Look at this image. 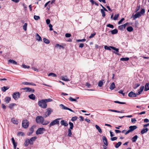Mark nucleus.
I'll return each mask as SVG.
<instances>
[{
	"label": "nucleus",
	"mask_w": 149,
	"mask_h": 149,
	"mask_svg": "<svg viewBox=\"0 0 149 149\" xmlns=\"http://www.w3.org/2000/svg\"><path fill=\"white\" fill-rule=\"evenodd\" d=\"M44 42L46 44H48L50 43V41L46 38H44L43 39Z\"/></svg>",
	"instance_id": "c85d7f7f"
},
{
	"label": "nucleus",
	"mask_w": 149,
	"mask_h": 149,
	"mask_svg": "<svg viewBox=\"0 0 149 149\" xmlns=\"http://www.w3.org/2000/svg\"><path fill=\"white\" fill-rule=\"evenodd\" d=\"M34 18L36 20H38L40 19V17L39 16L35 15L34 16Z\"/></svg>",
	"instance_id": "5fc2aeb1"
},
{
	"label": "nucleus",
	"mask_w": 149,
	"mask_h": 149,
	"mask_svg": "<svg viewBox=\"0 0 149 149\" xmlns=\"http://www.w3.org/2000/svg\"><path fill=\"white\" fill-rule=\"evenodd\" d=\"M22 89L25 90L26 92H32L33 93L34 92V90L32 89L29 87H25L22 88Z\"/></svg>",
	"instance_id": "9d476101"
},
{
	"label": "nucleus",
	"mask_w": 149,
	"mask_h": 149,
	"mask_svg": "<svg viewBox=\"0 0 149 149\" xmlns=\"http://www.w3.org/2000/svg\"><path fill=\"white\" fill-rule=\"evenodd\" d=\"M9 89V88L7 86H3L1 88V90L3 92H5L6 91Z\"/></svg>",
	"instance_id": "f704fd0d"
},
{
	"label": "nucleus",
	"mask_w": 149,
	"mask_h": 149,
	"mask_svg": "<svg viewBox=\"0 0 149 149\" xmlns=\"http://www.w3.org/2000/svg\"><path fill=\"white\" fill-rule=\"evenodd\" d=\"M149 90V83H146L145 85L144 91H147Z\"/></svg>",
	"instance_id": "4be33fe9"
},
{
	"label": "nucleus",
	"mask_w": 149,
	"mask_h": 149,
	"mask_svg": "<svg viewBox=\"0 0 149 149\" xmlns=\"http://www.w3.org/2000/svg\"><path fill=\"white\" fill-rule=\"evenodd\" d=\"M108 111H112V112H117V113H122V112H121L120 111H117L116 110H115L109 109H108Z\"/></svg>",
	"instance_id": "e433bc0d"
},
{
	"label": "nucleus",
	"mask_w": 149,
	"mask_h": 149,
	"mask_svg": "<svg viewBox=\"0 0 149 149\" xmlns=\"http://www.w3.org/2000/svg\"><path fill=\"white\" fill-rule=\"evenodd\" d=\"M117 138L116 137H114L111 138V140L112 141L116 140L117 139Z\"/></svg>",
	"instance_id": "680f3d73"
},
{
	"label": "nucleus",
	"mask_w": 149,
	"mask_h": 149,
	"mask_svg": "<svg viewBox=\"0 0 149 149\" xmlns=\"http://www.w3.org/2000/svg\"><path fill=\"white\" fill-rule=\"evenodd\" d=\"M61 118H58L52 121L49 125V127H50L52 126H54L56 124H59V120Z\"/></svg>",
	"instance_id": "20e7f679"
},
{
	"label": "nucleus",
	"mask_w": 149,
	"mask_h": 149,
	"mask_svg": "<svg viewBox=\"0 0 149 149\" xmlns=\"http://www.w3.org/2000/svg\"><path fill=\"white\" fill-rule=\"evenodd\" d=\"M69 124L70 126V127L69 128V129L72 130L74 127V125L73 123L71 122L69 123Z\"/></svg>",
	"instance_id": "72a5a7b5"
},
{
	"label": "nucleus",
	"mask_w": 149,
	"mask_h": 149,
	"mask_svg": "<svg viewBox=\"0 0 149 149\" xmlns=\"http://www.w3.org/2000/svg\"><path fill=\"white\" fill-rule=\"evenodd\" d=\"M124 18H122L118 22V24H121V23L124 20Z\"/></svg>",
	"instance_id": "69168bd1"
},
{
	"label": "nucleus",
	"mask_w": 149,
	"mask_h": 149,
	"mask_svg": "<svg viewBox=\"0 0 149 149\" xmlns=\"http://www.w3.org/2000/svg\"><path fill=\"white\" fill-rule=\"evenodd\" d=\"M35 126L33 125L30 129V132H28L27 133V135L28 136H29L33 133L34 131V128H35Z\"/></svg>",
	"instance_id": "9b49d317"
},
{
	"label": "nucleus",
	"mask_w": 149,
	"mask_h": 149,
	"mask_svg": "<svg viewBox=\"0 0 149 149\" xmlns=\"http://www.w3.org/2000/svg\"><path fill=\"white\" fill-rule=\"evenodd\" d=\"M6 100V101L7 103H9V102L11 100V98L10 97H6L5 98Z\"/></svg>",
	"instance_id": "79ce46f5"
},
{
	"label": "nucleus",
	"mask_w": 149,
	"mask_h": 149,
	"mask_svg": "<svg viewBox=\"0 0 149 149\" xmlns=\"http://www.w3.org/2000/svg\"><path fill=\"white\" fill-rule=\"evenodd\" d=\"M114 102L115 103H119L120 104H125V103H126L125 102H120L118 101H115Z\"/></svg>",
	"instance_id": "bf43d9fd"
},
{
	"label": "nucleus",
	"mask_w": 149,
	"mask_h": 149,
	"mask_svg": "<svg viewBox=\"0 0 149 149\" xmlns=\"http://www.w3.org/2000/svg\"><path fill=\"white\" fill-rule=\"evenodd\" d=\"M86 40L85 39H79L77 40L76 41L77 42H84Z\"/></svg>",
	"instance_id": "13d9d810"
},
{
	"label": "nucleus",
	"mask_w": 149,
	"mask_h": 149,
	"mask_svg": "<svg viewBox=\"0 0 149 149\" xmlns=\"http://www.w3.org/2000/svg\"><path fill=\"white\" fill-rule=\"evenodd\" d=\"M140 84H136L134 85V86L133 87V88L134 89H136L138 87L140 86Z\"/></svg>",
	"instance_id": "3c124183"
},
{
	"label": "nucleus",
	"mask_w": 149,
	"mask_h": 149,
	"mask_svg": "<svg viewBox=\"0 0 149 149\" xmlns=\"http://www.w3.org/2000/svg\"><path fill=\"white\" fill-rule=\"evenodd\" d=\"M129 58H122L120 59V60L121 61H127L129 60Z\"/></svg>",
	"instance_id": "ea45409f"
},
{
	"label": "nucleus",
	"mask_w": 149,
	"mask_h": 149,
	"mask_svg": "<svg viewBox=\"0 0 149 149\" xmlns=\"http://www.w3.org/2000/svg\"><path fill=\"white\" fill-rule=\"evenodd\" d=\"M46 110L47 111L44 114V117L45 118H46L49 116L53 111V110L50 108L47 109Z\"/></svg>",
	"instance_id": "423d86ee"
},
{
	"label": "nucleus",
	"mask_w": 149,
	"mask_h": 149,
	"mask_svg": "<svg viewBox=\"0 0 149 149\" xmlns=\"http://www.w3.org/2000/svg\"><path fill=\"white\" fill-rule=\"evenodd\" d=\"M69 100L71 102H77V100H76V99L73 98L72 97H70L69 98Z\"/></svg>",
	"instance_id": "a19ab883"
},
{
	"label": "nucleus",
	"mask_w": 149,
	"mask_h": 149,
	"mask_svg": "<svg viewBox=\"0 0 149 149\" xmlns=\"http://www.w3.org/2000/svg\"><path fill=\"white\" fill-rule=\"evenodd\" d=\"M44 118L41 116H37L36 119V122L37 123H41L42 124L43 120H44Z\"/></svg>",
	"instance_id": "6e6552de"
},
{
	"label": "nucleus",
	"mask_w": 149,
	"mask_h": 149,
	"mask_svg": "<svg viewBox=\"0 0 149 149\" xmlns=\"http://www.w3.org/2000/svg\"><path fill=\"white\" fill-rule=\"evenodd\" d=\"M13 97L15 100H17L20 97V94L18 92H15L13 93Z\"/></svg>",
	"instance_id": "0eeeda50"
},
{
	"label": "nucleus",
	"mask_w": 149,
	"mask_h": 149,
	"mask_svg": "<svg viewBox=\"0 0 149 149\" xmlns=\"http://www.w3.org/2000/svg\"><path fill=\"white\" fill-rule=\"evenodd\" d=\"M22 67L23 68H30V66H27V65H22Z\"/></svg>",
	"instance_id": "052dcab7"
},
{
	"label": "nucleus",
	"mask_w": 149,
	"mask_h": 149,
	"mask_svg": "<svg viewBox=\"0 0 149 149\" xmlns=\"http://www.w3.org/2000/svg\"><path fill=\"white\" fill-rule=\"evenodd\" d=\"M119 16V14H116L115 15L113 19L114 20H117Z\"/></svg>",
	"instance_id": "37998d69"
},
{
	"label": "nucleus",
	"mask_w": 149,
	"mask_h": 149,
	"mask_svg": "<svg viewBox=\"0 0 149 149\" xmlns=\"http://www.w3.org/2000/svg\"><path fill=\"white\" fill-rule=\"evenodd\" d=\"M55 47L57 48H59L60 49L61 48H62L63 49L64 48L62 46L60 45L59 44H56L55 46Z\"/></svg>",
	"instance_id": "c03bdc74"
},
{
	"label": "nucleus",
	"mask_w": 149,
	"mask_h": 149,
	"mask_svg": "<svg viewBox=\"0 0 149 149\" xmlns=\"http://www.w3.org/2000/svg\"><path fill=\"white\" fill-rule=\"evenodd\" d=\"M45 129L43 128H38L36 132V134L37 135L41 134L43 133V131H45Z\"/></svg>",
	"instance_id": "1a4fd4ad"
},
{
	"label": "nucleus",
	"mask_w": 149,
	"mask_h": 149,
	"mask_svg": "<svg viewBox=\"0 0 149 149\" xmlns=\"http://www.w3.org/2000/svg\"><path fill=\"white\" fill-rule=\"evenodd\" d=\"M118 32V30L116 29H115L111 31V33L112 34H114L117 33Z\"/></svg>",
	"instance_id": "2f4dec72"
},
{
	"label": "nucleus",
	"mask_w": 149,
	"mask_h": 149,
	"mask_svg": "<svg viewBox=\"0 0 149 149\" xmlns=\"http://www.w3.org/2000/svg\"><path fill=\"white\" fill-rule=\"evenodd\" d=\"M104 80L102 81H99L98 84V86L99 87H101L103 85V81Z\"/></svg>",
	"instance_id": "4c0bfd02"
},
{
	"label": "nucleus",
	"mask_w": 149,
	"mask_h": 149,
	"mask_svg": "<svg viewBox=\"0 0 149 149\" xmlns=\"http://www.w3.org/2000/svg\"><path fill=\"white\" fill-rule=\"evenodd\" d=\"M102 139L104 144L105 146H107L108 145V143L107 141V140L106 137L105 136H103L102 137Z\"/></svg>",
	"instance_id": "f3484780"
},
{
	"label": "nucleus",
	"mask_w": 149,
	"mask_h": 149,
	"mask_svg": "<svg viewBox=\"0 0 149 149\" xmlns=\"http://www.w3.org/2000/svg\"><path fill=\"white\" fill-rule=\"evenodd\" d=\"M16 105V104L15 103L10 104L9 105V108H10V109H12L13 108V107Z\"/></svg>",
	"instance_id": "de8ad7c7"
},
{
	"label": "nucleus",
	"mask_w": 149,
	"mask_h": 149,
	"mask_svg": "<svg viewBox=\"0 0 149 149\" xmlns=\"http://www.w3.org/2000/svg\"><path fill=\"white\" fill-rule=\"evenodd\" d=\"M111 47V46L110 47H108L107 45H105L104 46V48L105 49L111 50V49H110V48H111L110 47Z\"/></svg>",
	"instance_id": "603ef678"
},
{
	"label": "nucleus",
	"mask_w": 149,
	"mask_h": 149,
	"mask_svg": "<svg viewBox=\"0 0 149 149\" xmlns=\"http://www.w3.org/2000/svg\"><path fill=\"white\" fill-rule=\"evenodd\" d=\"M71 36V35L70 33H67L65 34V36L66 38L70 37Z\"/></svg>",
	"instance_id": "e2e57ef3"
},
{
	"label": "nucleus",
	"mask_w": 149,
	"mask_h": 149,
	"mask_svg": "<svg viewBox=\"0 0 149 149\" xmlns=\"http://www.w3.org/2000/svg\"><path fill=\"white\" fill-rule=\"evenodd\" d=\"M32 100H34L36 99V96L35 95L33 94H32L28 96Z\"/></svg>",
	"instance_id": "5701e85b"
},
{
	"label": "nucleus",
	"mask_w": 149,
	"mask_h": 149,
	"mask_svg": "<svg viewBox=\"0 0 149 149\" xmlns=\"http://www.w3.org/2000/svg\"><path fill=\"white\" fill-rule=\"evenodd\" d=\"M48 76H52V77H56L57 75L54 73H50L48 74Z\"/></svg>",
	"instance_id": "58836bf2"
},
{
	"label": "nucleus",
	"mask_w": 149,
	"mask_h": 149,
	"mask_svg": "<svg viewBox=\"0 0 149 149\" xmlns=\"http://www.w3.org/2000/svg\"><path fill=\"white\" fill-rule=\"evenodd\" d=\"M95 127L96 129L98 130L99 133H102V131L99 126L96 125H95Z\"/></svg>",
	"instance_id": "393cba45"
},
{
	"label": "nucleus",
	"mask_w": 149,
	"mask_h": 149,
	"mask_svg": "<svg viewBox=\"0 0 149 149\" xmlns=\"http://www.w3.org/2000/svg\"><path fill=\"white\" fill-rule=\"evenodd\" d=\"M110 47L111 49H113L116 51V52L117 53H118L119 52V49L118 48H116L114 47Z\"/></svg>",
	"instance_id": "8fccbe9b"
},
{
	"label": "nucleus",
	"mask_w": 149,
	"mask_h": 149,
	"mask_svg": "<svg viewBox=\"0 0 149 149\" xmlns=\"http://www.w3.org/2000/svg\"><path fill=\"white\" fill-rule=\"evenodd\" d=\"M38 104L39 107L43 109H45L47 107V104L46 103L44 99L39 101Z\"/></svg>",
	"instance_id": "f257e3e1"
},
{
	"label": "nucleus",
	"mask_w": 149,
	"mask_h": 149,
	"mask_svg": "<svg viewBox=\"0 0 149 149\" xmlns=\"http://www.w3.org/2000/svg\"><path fill=\"white\" fill-rule=\"evenodd\" d=\"M95 35V33H92L91 36H89V38H92Z\"/></svg>",
	"instance_id": "338daca9"
},
{
	"label": "nucleus",
	"mask_w": 149,
	"mask_h": 149,
	"mask_svg": "<svg viewBox=\"0 0 149 149\" xmlns=\"http://www.w3.org/2000/svg\"><path fill=\"white\" fill-rule=\"evenodd\" d=\"M136 121V120L135 118H133L131 119V122L133 123H135Z\"/></svg>",
	"instance_id": "0e129e2a"
},
{
	"label": "nucleus",
	"mask_w": 149,
	"mask_h": 149,
	"mask_svg": "<svg viewBox=\"0 0 149 149\" xmlns=\"http://www.w3.org/2000/svg\"><path fill=\"white\" fill-rule=\"evenodd\" d=\"M122 143L121 142H119L116 143L115 146V147L116 148H118L121 144Z\"/></svg>",
	"instance_id": "c756f323"
},
{
	"label": "nucleus",
	"mask_w": 149,
	"mask_h": 149,
	"mask_svg": "<svg viewBox=\"0 0 149 149\" xmlns=\"http://www.w3.org/2000/svg\"><path fill=\"white\" fill-rule=\"evenodd\" d=\"M8 62L9 63H13L15 65H16L17 64V63L15 61L13 60L10 59L9 60Z\"/></svg>",
	"instance_id": "c9c22d12"
},
{
	"label": "nucleus",
	"mask_w": 149,
	"mask_h": 149,
	"mask_svg": "<svg viewBox=\"0 0 149 149\" xmlns=\"http://www.w3.org/2000/svg\"><path fill=\"white\" fill-rule=\"evenodd\" d=\"M140 8V6L139 5V6H137V7L136 8V10H135V12H137L139 10Z\"/></svg>",
	"instance_id": "774afa93"
},
{
	"label": "nucleus",
	"mask_w": 149,
	"mask_h": 149,
	"mask_svg": "<svg viewBox=\"0 0 149 149\" xmlns=\"http://www.w3.org/2000/svg\"><path fill=\"white\" fill-rule=\"evenodd\" d=\"M29 144V139H27L25 141L24 143V145L25 146H27Z\"/></svg>",
	"instance_id": "473e14b6"
},
{
	"label": "nucleus",
	"mask_w": 149,
	"mask_h": 149,
	"mask_svg": "<svg viewBox=\"0 0 149 149\" xmlns=\"http://www.w3.org/2000/svg\"><path fill=\"white\" fill-rule=\"evenodd\" d=\"M36 39L38 41H42V39L41 37L39 35L38 33L36 34Z\"/></svg>",
	"instance_id": "aec40b11"
},
{
	"label": "nucleus",
	"mask_w": 149,
	"mask_h": 149,
	"mask_svg": "<svg viewBox=\"0 0 149 149\" xmlns=\"http://www.w3.org/2000/svg\"><path fill=\"white\" fill-rule=\"evenodd\" d=\"M107 27H109V28H112V29H113L114 28L113 26V25L111 24H107Z\"/></svg>",
	"instance_id": "4d7b16f0"
},
{
	"label": "nucleus",
	"mask_w": 149,
	"mask_h": 149,
	"mask_svg": "<svg viewBox=\"0 0 149 149\" xmlns=\"http://www.w3.org/2000/svg\"><path fill=\"white\" fill-rule=\"evenodd\" d=\"M148 128L147 127H145L143 128L141 132V133L142 134H143L144 133L148 131Z\"/></svg>",
	"instance_id": "412c9836"
},
{
	"label": "nucleus",
	"mask_w": 149,
	"mask_h": 149,
	"mask_svg": "<svg viewBox=\"0 0 149 149\" xmlns=\"http://www.w3.org/2000/svg\"><path fill=\"white\" fill-rule=\"evenodd\" d=\"M115 84L113 82L111 84L109 88L111 90H112L114 88H115Z\"/></svg>",
	"instance_id": "bb28decb"
},
{
	"label": "nucleus",
	"mask_w": 149,
	"mask_h": 149,
	"mask_svg": "<svg viewBox=\"0 0 149 149\" xmlns=\"http://www.w3.org/2000/svg\"><path fill=\"white\" fill-rule=\"evenodd\" d=\"M27 24L26 23H25L23 26V29L24 30L26 31V30Z\"/></svg>",
	"instance_id": "49530a36"
},
{
	"label": "nucleus",
	"mask_w": 149,
	"mask_h": 149,
	"mask_svg": "<svg viewBox=\"0 0 149 149\" xmlns=\"http://www.w3.org/2000/svg\"><path fill=\"white\" fill-rule=\"evenodd\" d=\"M127 30L128 31L130 32L133 31V29L132 27L131 26H129L127 28Z\"/></svg>",
	"instance_id": "a878e982"
},
{
	"label": "nucleus",
	"mask_w": 149,
	"mask_h": 149,
	"mask_svg": "<svg viewBox=\"0 0 149 149\" xmlns=\"http://www.w3.org/2000/svg\"><path fill=\"white\" fill-rule=\"evenodd\" d=\"M145 13V10L144 9H141L140 12H137V13L134 15V19L140 17L142 15L144 14Z\"/></svg>",
	"instance_id": "f03ea898"
},
{
	"label": "nucleus",
	"mask_w": 149,
	"mask_h": 149,
	"mask_svg": "<svg viewBox=\"0 0 149 149\" xmlns=\"http://www.w3.org/2000/svg\"><path fill=\"white\" fill-rule=\"evenodd\" d=\"M137 127L136 125L131 126L129 127V129L125 132V134L126 135L130 132H131L134 131V130L137 129Z\"/></svg>",
	"instance_id": "7ed1b4c3"
},
{
	"label": "nucleus",
	"mask_w": 149,
	"mask_h": 149,
	"mask_svg": "<svg viewBox=\"0 0 149 149\" xmlns=\"http://www.w3.org/2000/svg\"><path fill=\"white\" fill-rule=\"evenodd\" d=\"M11 121L13 124L16 125H17L19 123L18 121L16 119H15L14 118H12L11 119Z\"/></svg>",
	"instance_id": "dca6fc26"
},
{
	"label": "nucleus",
	"mask_w": 149,
	"mask_h": 149,
	"mask_svg": "<svg viewBox=\"0 0 149 149\" xmlns=\"http://www.w3.org/2000/svg\"><path fill=\"white\" fill-rule=\"evenodd\" d=\"M22 126L24 128H27L29 126V122L26 119L22 120Z\"/></svg>",
	"instance_id": "39448f33"
},
{
	"label": "nucleus",
	"mask_w": 149,
	"mask_h": 149,
	"mask_svg": "<svg viewBox=\"0 0 149 149\" xmlns=\"http://www.w3.org/2000/svg\"><path fill=\"white\" fill-rule=\"evenodd\" d=\"M100 11L102 13V16L103 17H104L105 16V14L104 10L102 9H101Z\"/></svg>",
	"instance_id": "a18cd8bd"
},
{
	"label": "nucleus",
	"mask_w": 149,
	"mask_h": 149,
	"mask_svg": "<svg viewBox=\"0 0 149 149\" xmlns=\"http://www.w3.org/2000/svg\"><path fill=\"white\" fill-rule=\"evenodd\" d=\"M144 88L143 86H142L140 87V89L138 90V93H137V95H139L142 93L144 89Z\"/></svg>",
	"instance_id": "2eb2a0df"
},
{
	"label": "nucleus",
	"mask_w": 149,
	"mask_h": 149,
	"mask_svg": "<svg viewBox=\"0 0 149 149\" xmlns=\"http://www.w3.org/2000/svg\"><path fill=\"white\" fill-rule=\"evenodd\" d=\"M60 107H61L63 109L65 110H68L70 111L73 112V111L70 108H69L67 107H65L64 105L62 104H61L60 105Z\"/></svg>",
	"instance_id": "ddd939ff"
},
{
	"label": "nucleus",
	"mask_w": 149,
	"mask_h": 149,
	"mask_svg": "<svg viewBox=\"0 0 149 149\" xmlns=\"http://www.w3.org/2000/svg\"><path fill=\"white\" fill-rule=\"evenodd\" d=\"M118 29L120 30H123L124 29L122 25H120L118 27Z\"/></svg>",
	"instance_id": "864d4df0"
},
{
	"label": "nucleus",
	"mask_w": 149,
	"mask_h": 149,
	"mask_svg": "<svg viewBox=\"0 0 149 149\" xmlns=\"http://www.w3.org/2000/svg\"><path fill=\"white\" fill-rule=\"evenodd\" d=\"M137 94H136L132 91L130 92L128 96L130 97H136L137 96Z\"/></svg>",
	"instance_id": "f8f14e48"
},
{
	"label": "nucleus",
	"mask_w": 149,
	"mask_h": 149,
	"mask_svg": "<svg viewBox=\"0 0 149 149\" xmlns=\"http://www.w3.org/2000/svg\"><path fill=\"white\" fill-rule=\"evenodd\" d=\"M71 130L69 129L68 130V136L69 137H71V135H72V133L71 132Z\"/></svg>",
	"instance_id": "09e8293b"
},
{
	"label": "nucleus",
	"mask_w": 149,
	"mask_h": 149,
	"mask_svg": "<svg viewBox=\"0 0 149 149\" xmlns=\"http://www.w3.org/2000/svg\"><path fill=\"white\" fill-rule=\"evenodd\" d=\"M49 121L46 120H45L44 119V120H43L41 124L43 125H46L49 124Z\"/></svg>",
	"instance_id": "b1692460"
},
{
	"label": "nucleus",
	"mask_w": 149,
	"mask_h": 149,
	"mask_svg": "<svg viewBox=\"0 0 149 149\" xmlns=\"http://www.w3.org/2000/svg\"><path fill=\"white\" fill-rule=\"evenodd\" d=\"M46 103H47V102H51L53 101V100L52 99L50 98H48L47 99H44Z\"/></svg>",
	"instance_id": "7c9ffc66"
},
{
	"label": "nucleus",
	"mask_w": 149,
	"mask_h": 149,
	"mask_svg": "<svg viewBox=\"0 0 149 149\" xmlns=\"http://www.w3.org/2000/svg\"><path fill=\"white\" fill-rule=\"evenodd\" d=\"M77 118V116H74L72 117L71 120L72 121H74L76 120Z\"/></svg>",
	"instance_id": "6e6d98bb"
},
{
	"label": "nucleus",
	"mask_w": 149,
	"mask_h": 149,
	"mask_svg": "<svg viewBox=\"0 0 149 149\" xmlns=\"http://www.w3.org/2000/svg\"><path fill=\"white\" fill-rule=\"evenodd\" d=\"M61 79L64 81H70L69 79L67 78L66 76H62L61 77Z\"/></svg>",
	"instance_id": "6ab92c4d"
},
{
	"label": "nucleus",
	"mask_w": 149,
	"mask_h": 149,
	"mask_svg": "<svg viewBox=\"0 0 149 149\" xmlns=\"http://www.w3.org/2000/svg\"><path fill=\"white\" fill-rule=\"evenodd\" d=\"M60 123L61 125H63L65 127L68 126V125L67 122L64 120H61L60 122Z\"/></svg>",
	"instance_id": "a211bd4d"
},
{
	"label": "nucleus",
	"mask_w": 149,
	"mask_h": 149,
	"mask_svg": "<svg viewBox=\"0 0 149 149\" xmlns=\"http://www.w3.org/2000/svg\"><path fill=\"white\" fill-rule=\"evenodd\" d=\"M138 138V136L137 135H135L134 136L132 139V140L133 142H135L137 140V138Z\"/></svg>",
	"instance_id": "cd10ccee"
},
{
	"label": "nucleus",
	"mask_w": 149,
	"mask_h": 149,
	"mask_svg": "<svg viewBox=\"0 0 149 149\" xmlns=\"http://www.w3.org/2000/svg\"><path fill=\"white\" fill-rule=\"evenodd\" d=\"M37 139V137L36 136L33 137L31 138L30 140H29V144H33V142L35 141V140Z\"/></svg>",
	"instance_id": "4468645a"
}]
</instances>
